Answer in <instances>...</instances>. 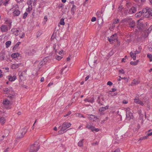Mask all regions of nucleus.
<instances>
[{"mask_svg": "<svg viewBox=\"0 0 152 152\" xmlns=\"http://www.w3.org/2000/svg\"><path fill=\"white\" fill-rule=\"evenodd\" d=\"M84 101L86 102H88L92 103L94 102V99L93 98H89L84 99Z\"/></svg>", "mask_w": 152, "mask_h": 152, "instance_id": "obj_19", "label": "nucleus"}, {"mask_svg": "<svg viewBox=\"0 0 152 152\" xmlns=\"http://www.w3.org/2000/svg\"><path fill=\"white\" fill-rule=\"evenodd\" d=\"M117 35L116 34H115L110 37V38L108 37V39L109 41L111 42H113V41L117 39Z\"/></svg>", "mask_w": 152, "mask_h": 152, "instance_id": "obj_9", "label": "nucleus"}, {"mask_svg": "<svg viewBox=\"0 0 152 152\" xmlns=\"http://www.w3.org/2000/svg\"><path fill=\"white\" fill-rule=\"evenodd\" d=\"M5 23L7 24H8L9 23H12V21L11 20L9 19H7V20H5Z\"/></svg>", "mask_w": 152, "mask_h": 152, "instance_id": "obj_33", "label": "nucleus"}, {"mask_svg": "<svg viewBox=\"0 0 152 152\" xmlns=\"http://www.w3.org/2000/svg\"><path fill=\"white\" fill-rule=\"evenodd\" d=\"M98 142L97 141L95 143H92V145H93V146L95 145H98Z\"/></svg>", "mask_w": 152, "mask_h": 152, "instance_id": "obj_52", "label": "nucleus"}, {"mask_svg": "<svg viewBox=\"0 0 152 152\" xmlns=\"http://www.w3.org/2000/svg\"><path fill=\"white\" fill-rule=\"evenodd\" d=\"M21 65V63L13 64L11 65V68L12 69H15L17 68L20 66Z\"/></svg>", "mask_w": 152, "mask_h": 152, "instance_id": "obj_15", "label": "nucleus"}, {"mask_svg": "<svg viewBox=\"0 0 152 152\" xmlns=\"http://www.w3.org/2000/svg\"><path fill=\"white\" fill-rule=\"evenodd\" d=\"M139 53H140L139 51L137 50L134 52V54H135L134 55L135 56H136V54H138Z\"/></svg>", "mask_w": 152, "mask_h": 152, "instance_id": "obj_51", "label": "nucleus"}, {"mask_svg": "<svg viewBox=\"0 0 152 152\" xmlns=\"http://www.w3.org/2000/svg\"><path fill=\"white\" fill-rule=\"evenodd\" d=\"M5 119L4 117H0V122L2 123V124H4L5 123Z\"/></svg>", "mask_w": 152, "mask_h": 152, "instance_id": "obj_26", "label": "nucleus"}, {"mask_svg": "<svg viewBox=\"0 0 152 152\" xmlns=\"http://www.w3.org/2000/svg\"><path fill=\"white\" fill-rule=\"evenodd\" d=\"M119 77L121 79H124L125 80H127V78L126 77H121V76H119Z\"/></svg>", "mask_w": 152, "mask_h": 152, "instance_id": "obj_56", "label": "nucleus"}, {"mask_svg": "<svg viewBox=\"0 0 152 152\" xmlns=\"http://www.w3.org/2000/svg\"><path fill=\"white\" fill-rule=\"evenodd\" d=\"M78 116L80 118H85L82 115L80 114H78Z\"/></svg>", "mask_w": 152, "mask_h": 152, "instance_id": "obj_50", "label": "nucleus"}, {"mask_svg": "<svg viewBox=\"0 0 152 152\" xmlns=\"http://www.w3.org/2000/svg\"><path fill=\"white\" fill-rule=\"evenodd\" d=\"M9 93L11 94L9 95L8 97H10L12 100H13L15 98V96L16 95L15 94H13V89L12 87L9 88Z\"/></svg>", "mask_w": 152, "mask_h": 152, "instance_id": "obj_7", "label": "nucleus"}, {"mask_svg": "<svg viewBox=\"0 0 152 152\" xmlns=\"http://www.w3.org/2000/svg\"><path fill=\"white\" fill-rule=\"evenodd\" d=\"M128 102L126 100H124L123 101V103L124 104H126L128 103Z\"/></svg>", "mask_w": 152, "mask_h": 152, "instance_id": "obj_54", "label": "nucleus"}, {"mask_svg": "<svg viewBox=\"0 0 152 152\" xmlns=\"http://www.w3.org/2000/svg\"><path fill=\"white\" fill-rule=\"evenodd\" d=\"M10 0H5L3 5L6 6L9 3Z\"/></svg>", "mask_w": 152, "mask_h": 152, "instance_id": "obj_36", "label": "nucleus"}, {"mask_svg": "<svg viewBox=\"0 0 152 152\" xmlns=\"http://www.w3.org/2000/svg\"><path fill=\"white\" fill-rule=\"evenodd\" d=\"M107 85H109L110 86H112L113 85V83L111 81H109L107 83Z\"/></svg>", "mask_w": 152, "mask_h": 152, "instance_id": "obj_46", "label": "nucleus"}, {"mask_svg": "<svg viewBox=\"0 0 152 152\" xmlns=\"http://www.w3.org/2000/svg\"><path fill=\"white\" fill-rule=\"evenodd\" d=\"M142 16L146 18H152V12H150V8L146 7L144 8L142 10Z\"/></svg>", "mask_w": 152, "mask_h": 152, "instance_id": "obj_1", "label": "nucleus"}, {"mask_svg": "<svg viewBox=\"0 0 152 152\" xmlns=\"http://www.w3.org/2000/svg\"><path fill=\"white\" fill-rule=\"evenodd\" d=\"M11 23H10L8 24L9 29H10L11 27Z\"/></svg>", "mask_w": 152, "mask_h": 152, "instance_id": "obj_62", "label": "nucleus"}, {"mask_svg": "<svg viewBox=\"0 0 152 152\" xmlns=\"http://www.w3.org/2000/svg\"><path fill=\"white\" fill-rule=\"evenodd\" d=\"M94 131L96 132H98L99 131V129L98 128L96 129L95 128Z\"/></svg>", "mask_w": 152, "mask_h": 152, "instance_id": "obj_63", "label": "nucleus"}, {"mask_svg": "<svg viewBox=\"0 0 152 152\" xmlns=\"http://www.w3.org/2000/svg\"><path fill=\"white\" fill-rule=\"evenodd\" d=\"M139 83V82L137 80L134 79L133 80V82L132 83V86L138 84Z\"/></svg>", "mask_w": 152, "mask_h": 152, "instance_id": "obj_24", "label": "nucleus"}, {"mask_svg": "<svg viewBox=\"0 0 152 152\" xmlns=\"http://www.w3.org/2000/svg\"><path fill=\"white\" fill-rule=\"evenodd\" d=\"M147 57L149 58L150 61H152V55L148 53L147 54Z\"/></svg>", "mask_w": 152, "mask_h": 152, "instance_id": "obj_34", "label": "nucleus"}, {"mask_svg": "<svg viewBox=\"0 0 152 152\" xmlns=\"http://www.w3.org/2000/svg\"><path fill=\"white\" fill-rule=\"evenodd\" d=\"M89 77L88 75L85 78V81H87L89 79Z\"/></svg>", "mask_w": 152, "mask_h": 152, "instance_id": "obj_60", "label": "nucleus"}, {"mask_svg": "<svg viewBox=\"0 0 152 152\" xmlns=\"http://www.w3.org/2000/svg\"><path fill=\"white\" fill-rule=\"evenodd\" d=\"M96 60H93L92 59H90L88 61V64L91 67L93 68L94 67L97 63Z\"/></svg>", "mask_w": 152, "mask_h": 152, "instance_id": "obj_6", "label": "nucleus"}, {"mask_svg": "<svg viewBox=\"0 0 152 152\" xmlns=\"http://www.w3.org/2000/svg\"><path fill=\"white\" fill-rule=\"evenodd\" d=\"M15 0L18 3L22 2L23 1V0Z\"/></svg>", "mask_w": 152, "mask_h": 152, "instance_id": "obj_58", "label": "nucleus"}, {"mask_svg": "<svg viewBox=\"0 0 152 152\" xmlns=\"http://www.w3.org/2000/svg\"><path fill=\"white\" fill-rule=\"evenodd\" d=\"M60 23L61 25H64L65 24V23L64 21V19L61 18L60 21Z\"/></svg>", "mask_w": 152, "mask_h": 152, "instance_id": "obj_35", "label": "nucleus"}, {"mask_svg": "<svg viewBox=\"0 0 152 152\" xmlns=\"http://www.w3.org/2000/svg\"><path fill=\"white\" fill-rule=\"evenodd\" d=\"M3 103L4 105H7L10 104V101L7 99H6L3 101Z\"/></svg>", "mask_w": 152, "mask_h": 152, "instance_id": "obj_27", "label": "nucleus"}, {"mask_svg": "<svg viewBox=\"0 0 152 152\" xmlns=\"http://www.w3.org/2000/svg\"><path fill=\"white\" fill-rule=\"evenodd\" d=\"M142 14V12L140 11L136 13L135 15L136 17L139 18L140 17Z\"/></svg>", "mask_w": 152, "mask_h": 152, "instance_id": "obj_23", "label": "nucleus"}, {"mask_svg": "<svg viewBox=\"0 0 152 152\" xmlns=\"http://www.w3.org/2000/svg\"><path fill=\"white\" fill-rule=\"evenodd\" d=\"M148 136H151V135H152V132L148 133Z\"/></svg>", "mask_w": 152, "mask_h": 152, "instance_id": "obj_64", "label": "nucleus"}, {"mask_svg": "<svg viewBox=\"0 0 152 152\" xmlns=\"http://www.w3.org/2000/svg\"><path fill=\"white\" fill-rule=\"evenodd\" d=\"M16 77L15 76H14L13 77L9 76V80L11 81H14L16 79Z\"/></svg>", "mask_w": 152, "mask_h": 152, "instance_id": "obj_21", "label": "nucleus"}, {"mask_svg": "<svg viewBox=\"0 0 152 152\" xmlns=\"http://www.w3.org/2000/svg\"><path fill=\"white\" fill-rule=\"evenodd\" d=\"M119 19L117 18L115 20V21L113 22V23L115 24H117V23H118V22H119Z\"/></svg>", "mask_w": 152, "mask_h": 152, "instance_id": "obj_42", "label": "nucleus"}, {"mask_svg": "<svg viewBox=\"0 0 152 152\" xmlns=\"http://www.w3.org/2000/svg\"><path fill=\"white\" fill-rule=\"evenodd\" d=\"M152 30V26H151L148 30L147 31H145V32L147 33V36L150 33V31Z\"/></svg>", "mask_w": 152, "mask_h": 152, "instance_id": "obj_30", "label": "nucleus"}, {"mask_svg": "<svg viewBox=\"0 0 152 152\" xmlns=\"http://www.w3.org/2000/svg\"><path fill=\"white\" fill-rule=\"evenodd\" d=\"M4 91L6 92V93H9V88H4Z\"/></svg>", "mask_w": 152, "mask_h": 152, "instance_id": "obj_40", "label": "nucleus"}, {"mask_svg": "<svg viewBox=\"0 0 152 152\" xmlns=\"http://www.w3.org/2000/svg\"><path fill=\"white\" fill-rule=\"evenodd\" d=\"M135 22L132 20H130L129 24L130 27L131 28H134L135 26Z\"/></svg>", "mask_w": 152, "mask_h": 152, "instance_id": "obj_16", "label": "nucleus"}, {"mask_svg": "<svg viewBox=\"0 0 152 152\" xmlns=\"http://www.w3.org/2000/svg\"><path fill=\"white\" fill-rule=\"evenodd\" d=\"M130 54L131 57L133 58L134 60H136V56L134 55V53H133L132 52H131L130 53Z\"/></svg>", "mask_w": 152, "mask_h": 152, "instance_id": "obj_25", "label": "nucleus"}, {"mask_svg": "<svg viewBox=\"0 0 152 152\" xmlns=\"http://www.w3.org/2000/svg\"><path fill=\"white\" fill-rule=\"evenodd\" d=\"M105 110V109H104V107H101L99 109V110L100 112L104 111Z\"/></svg>", "mask_w": 152, "mask_h": 152, "instance_id": "obj_41", "label": "nucleus"}, {"mask_svg": "<svg viewBox=\"0 0 152 152\" xmlns=\"http://www.w3.org/2000/svg\"><path fill=\"white\" fill-rule=\"evenodd\" d=\"M11 42L10 41H8L7 42L5 43L6 45V48H8L10 45H11Z\"/></svg>", "mask_w": 152, "mask_h": 152, "instance_id": "obj_29", "label": "nucleus"}, {"mask_svg": "<svg viewBox=\"0 0 152 152\" xmlns=\"http://www.w3.org/2000/svg\"><path fill=\"white\" fill-rule=\"evenodd\" d=\"M58 46H56V45H54L53 46V48L55 50V53L56 54L58 52Z\"/></svg>", "mask_w": 152, "mask_h": 152, "instance_id": "obj_28", "label": "nucleus"}, {"mask_svg": "<svg viewBox=\"0 0 152 152\" xmlns=\"http://www.w3.org/2000/svg\"><path fill=\"white\" fill-rule=\"evenodd\" d=\"M28 13L26 12H25L23 16V18L25 19L26 17L27 16Z\"/></svg>", "mask_w": 152, "mask_h": 152, "instance_id": "obj_43", "label": "nucleus"}, {"mask_svg": "<svg viewBox=\"0 0 152 152\" xmlns=\"http://www.w3.org/2000/svg\"><path fill=\"white\" fill-rule=\"evenodd\" d=\"M71 113V112L70 111H69L64 116V117H66L67 116H68L70 115Z\"/></svg>", "mask_w": 152, "mask_h": 152, "instance_id": "obj_45", "label": "nucleus"}, {"mask_svg": "<svg viewBox=\"0 0 152 152\" xmlns=\"http://www.w3.org/2000/svg\"><path fill=\"white\" fill-rule=\"evenodd\" d=\"M83 139H82V140L79 141V142L78 143V146L80 147H81L83 146Z\"/></svg>", "mask_w": 152, "mask_h": 152, "instance_id": "obj_32", "label": "nucleus"}, {"mask_svg": "<svg viewBox=\"0 0 152 152\" xmlns=\"http://www.w3.org/2000/svg\"><path fill=\"white\" fill-rule=\"evenodd\" d=\"M48 18L47 16H45L44 17V20H45V22H46Z\"/></svg>", "mask_w": 152, "mask_h": 152, "instance_id": "obj_57", "label": "nucleus"}, {"mask_svg": "<svg viewBox=\"0 0 152 152\" xmlns=\"http://www.w3.org/2000/svg\"><path fill=\"white\" fill-rule=\"evenodd\" d=\"M138 60H137L134 62L131 61L130 62V64L132 65H135L137 64L138 63Z\"/></svg>", "mask_w": 152, "mask_h": 152, "instance_id": "obj_31", "label": "nucleus"}, {"mask_svg": "<svg viewBox=\"0 0 152 152\" xmlns=\"http://www.w3.org/2000/svg\"><path fill=\"white\" fill-rule=\"evenodd\" d=\"M102 14V12L100 11L97 12L96 13V15L99 17H101V14Z\"/></svg>", "mask_w": 152, "mask_h": 152, "instance_id": "obj_38", "label": "nucleus"}, {"mask_svg": "<svg viewBox=\"0 0 152 152\" xmlns=\"http://www.w3.org/2000/svg\"><path fill=\"white\" fill-rule=\"evenodd\" d=\"M76 7L74 5H73L71 9V14L72 15H74L76 10Z\"/></svg>", "mask_w": 152, "mask_h": 152, "instance_id": "obj_18", "label": "nucleus"}, {"mask_svg": "<svg viewBox=\"0 0 152 152\" xmlns=\"http://www.w3.org/2000/svg\"><path fill=\"white\" fill-rule=\"evenodd\" d=\"M55 58L56 59L58 60H60L62 58V57L61 56H57L55 57Z\"/></svg>", "mask_w": 152, "mask_h": 152, "instance_id": "obj_37", "label": "nucleus"}, {"mask_svg": "<svg viewBox=\"0 0 152 152\" xmlns=\"http://www.w3.org/2000/svg\"><path fill=\"white\" fill-rule=\"evenodd\" d=\"M44 80V78L43 77H42L40 79V81L41 82H43Z\"/></svg>", "mask_w": 152, "mask_h": 152, "instance_id": "obj_61", "label": "nucleus"}, {"mask_svg": "<svg viewBox=\"0 0 152 152\" xmlns=\"http://www.w3.org/2000/svg\"><path fill=\"white\" fill-rule=\"evenodd\" d=\"M140 20H138L137 21V28L140 30H143L145 29V22L144 23L142 22H140Z\"/></svg>", "mask_w": 152, "mask_h": 152, "instance_id": "obj_5", "label": "nucleus"}, {"mask_svg": "<svg viewBox=\"0 0 152 152\" xmlns=\"http://www.w3.org/2000/svg\"><path fill=\"white\" fill-rule=\"evenodd\" d=\"M21 42H18L13 48V50H16L18 48L19 45L21 44Z\"/></svg>", "mask_w": 152, "mask_h": 152, "instance_id": "obj_22", "label": "nucleus"}, {"mask_svg": "<svg viewBox=\"0 0 152 152\" xmlns=\"http://www.w3.org/2000/svg\"><path fill=\"white\" fill-rule=\"evenodd\" d=\"M43 62L42 61H36L34 63V65L36 66V65L38 66V68L39 69L42 66Z\"/></svg>", "mask_w": 152, "mask_h": 152, "instance_id": "obj_13", "label": "nucleus"}, {"mask_svg": "<svg viewBox=\"0 0 152 152\" xmlns=\"http://www.w3.org/2000/svg\"><path fill=\"white\" fill-rule=\"evenodd\" d=\"M88 118L90 120L93 121H96L97 120L98 118L96 116L94 115H91Z\"/></svg>", "mask_w": 152, "mask_h": 152, "instance_id": "obj_12", "label": "nucleus"}, {"mask_svg": "<svg viewBox=\"0 0 152 152\" xmlns=\"http://www.w3.org/2000/svg\"><path fill=\"white\" fill-rule=\"evenodd\" d=\"M119 72L122 73V74H124V72L123 69L119 70Z\"/></svg>", "mask_w": 152, "mask_h": 152, "instance_id": "obj_49", "label": "nucleus"}, {"mask_svg": "<svg viewBox=\"0 0 152 152\" xmlns=\"http://www.w3.org/2000/svg\"><path fill=\"white\" fill-rule=\"evenodd\" d=\"M134 118L132 113L130 111L128 110L126 112V118L128 120L133 119Z\"/></svg>", "mask_w": 152, "mask_h": 152, "instance_id": "obj_8", "label": "nucleus"}, {"mask_svg": "<svg viewBox=\"0 0 152 152\" xmlns=\"http://www.w3.org/2000/svg\"><path fill=\"white\" fill-rule=\"evenodd\" d=\"M116 88H112V91H111V92H114L116 91Z\"/></svg>", "mask_w": 152, "mask_h": 152, "instance_id": "obj_59", "label": "nucleus"}, {"mask_svg": "<svg viewBox=\"0 0 152 152\" xmlns=\"http://www.w3.org/2000/svg\"><path fill=\"white\" fill-rule=\"evenodd\" d=\"M96 18L95 17H93L91 20V21L92 22H94L96 21Z\"/></svg>", "mask_w": 152, "mask_h": 152, "instance_id": "obj_47", "label": "nucleus"}, {"mask_svg": "<svg viewBox=\"0 0 152 152\" xmlns=\"http://www.w3.org/2000/svg\"><path fill=\"white\" fill-rule=\"evenodd\" d=\"M137 11V9L136 7H132L130 9L129 13L130 14H132L135 13Z\"/></svg>", "mask_w": 152, "mask_h": 152, "instance_id": "obj_14", "label": "nucleus"}, {"mask_svg": "<svg viewBox=\"0 0 152 152\" xmlns=\"http://www.w3.org/2000/svg\"><path fill=\"white\" fill-rule=\"evenodd\" d=\"M27 130L26 128H23L20 130L18 134L17 138H22L27 132Z\"/></svg>", "mask_w": 152, "mask_h": 152, "instance_id": "obj_4", "label": "nucleus"}, {"mask_svg": "<svg viewBox=\"0 0 152 152\" xmlns=\"http://www.w3.org/2000/svg\"><path fill=\"white\" fill-rule=\"evenodd\" d=\"M71 125V124L68 122H64L62 124V127L61 128L60 130L58 131L59 133H61V131H64L65 130L67 129L70 127Z\"/></svg>", "mask_w": 152, "mask_h": 152, "instance_id": "obj_3", "label": "nucleus"}, {"mask_svg": "<svg viewBox=\"0 0 152 152\" xmlns=\"http://www.w3.org/2000/svg\"><path fill=\"white\" fill-rule=\"evenodd\" d=\"M134 102L135 103L139 104L142 105H144V103L140 100H139L138 98H135L134 99Z\"/></svg>", "mask_w": 152, "mask_h": 152, "instance_id": "obj_17", "label": "nucleus"}, {"mask_svg": "<svg viewBox=\"0 0 152 152\" xmlns=\"http://www.w3.org/2000/svg\"><path fill=\"white\" fill-rule=\"evenodd\" d=\"M112 152H120V150L119 148L116 149L114 151Z\"/></svg>", "mask_w": 152, "mask_h": 152, "instance_id": "obj_44", "label": "nucleus"}, {"mask_svg": "<svg viewBox=\"0 0 152 152\" xmlns=\"http://www.w3.org/2000/svg\"><path fill=\"white\" fill-rule=\"evenodd\" d=\"M2 72L1 71V70L0 69V78L1 77H2L3 76V75L2 74Z\"/></svg>", "mask_w": 152, "mask_h": 152, "instance_id": "obj_55", "label": "nucleus"}, {"mask_svg": "<svg viewBox=\"0 0 152 152\" xmlns=\"http://www.w3.org/2000/svg\"><path fill=\"white\" fill-rule=\"evenodd\" d=\"M1 30L2 32H6L8 30V26L5 25H2L0 27Z\"/></svg>", "mask_w": 152, "mask_h": 152, "instance_id": "obj_10", "label": "nucleus"}, {"mask_svg": "<svg viewBox=\"0 0 152 152\" xmlns=\"http://www.w3.org/2000/svg\"><path fill=\"white\" fill-rule=\"evenodd\" d=\"M18 74H19V76H20V79H21V77L23 76V72L20 71V72H19Z\"/></svg>", "mask_w": 152, "mask_h": 152, "instance_id": "obj_39", "label": "nucleus"}, {"mask_svg": "<svg viewBox=\"0 0 152 152\" xmlns=\"http://www.w3.org/2000/svg\"><path fill=\"white\" fill-rule=\"evenodd\" d=\"M89 129H91L92 131L93 132L94 131V130L95 127L94 126H92Z\"/></svg>", "mask_w": 152, "mask_h": 152, "instance_id": "obj_48", "label": "nucleus"}, {"mask_svg": "<svg viewBox=\"0 0 152 152\" xmlns=\"http://www.w3.org/2000/svg\"><path fill=\"white\" fill-rule=\"evenodd\" d=\"M19 55V53H13L12 54L11 57L13 58H15L18 57Z\"/></svg>", "mask_w": 152, "mask_h": 152, "instance_id": "obj_20", "label": "nucleus"}, {"mask_svg": "<svg viewBox=\"0 0 152 152\" xmlns=\"http://www.w3.org/2000/svg\"><path fill=\"white\" fill-rule=\"evenodd\" d=\"M20 12L18 8H16L15 9L13 12V14L14 16H18L20 15Z\"/></svg>", "mask_w": 152, "mask_h": 152, "instance_id": "obj_11", "label": "nucleus"}, {"mask_svg": "<svg viewBox=\"0 0 152 152\" xmlns=\"http://www.w3.org/2000/svg\"><path fill=\"white\" fill-rule=\"evenodd\" d=\"M40 145L38 142H35L32 145L29 150L30 152H37L39 148Z\"/></svg>", "mask_w": 152, "mask_h": 152, "instance_id": "obj_2", "label": "nucleus"}, {"mask_svg": "<svg viewBox=\"0 0 152 152\" xmlns=\"http://www.w3.org/2000/svg\"><path fill=\"white\" fill-rule=\"evenodd\" d=\"M92 126L91 125H90L89 124H88L86 126V128H88V129H90V128L91 127V126Z\"/></svg>", "mask_w": 152, "mask_h": 152, "instance_id": "obj_53", "label": "nucleus"}]
</instances>
